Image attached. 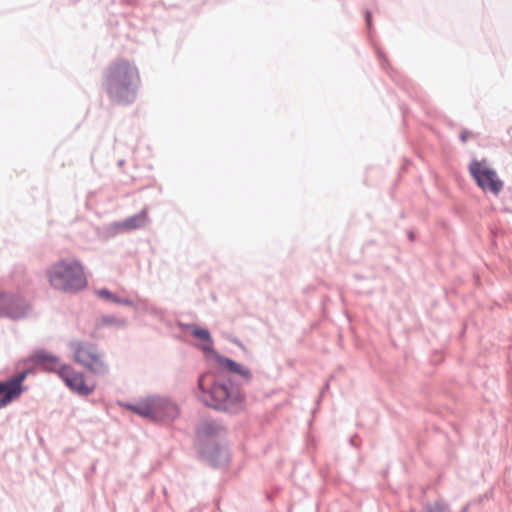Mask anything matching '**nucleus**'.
<instances>
[{
	"label": "nucleus",
	"instance_id": "nucleus-12",
	"mask_svg": "<svg viewBox=\"0 0 512 512\" xmlns=\"http://www.w3.org/2000/svg\"><path fill=\"white\" fill-rule=\"evenodd\" d=\"M24 391L25 388H20L11 378L0 381V409L19 398Z\"/></svg>",
	"mask_w": 512,
	"mask_h": 512
},
{
	"label": "nucleus",
	"instance_id": "nucleus-15",
	"mask_svg": "<svg viewBox=\"0 0 512 512\" xmlns=\"http://www.w3.org/2000/svg\"><path fill=\"white\" fill-rule=\"evenodd\" d=\"M187 328H191V333L194 337L202 340L205 344L202 347L204 352H212L213 351V340L210 335V332L207 329L199 328L193 324L187 325Z\"/></svg>",
	"mask_w": 512,
	"mask_h": 512
},
{
	"label": "nucleus",
	"instance_id": "nucleus-21",
	"mask_svg": "<svg viewBox=\"0 0 512 512\" xmlns=\"http://www.w3.org/2000/svg\"><path fill=\"white\" fill-rule=\"evenodd\" d=\"M30 373L29 370H24L20 373H18L16 376L12 377L11 379L15 382V383H18V386L20 388H25L23 386V382L24 380L26 379V377L28 376V374Z\"/></svg>",
	"mask_w": 512,
	"mask_h": 512
},
{
	"label": "nucleus",
	"instance_id": "nucleus-14",
	"mask_svg": "<svg viewBox=\"0 0 512 512\" xmlns=\"http://www.w3.org/2000/svg\"><path fill=\"white\" fill-rule=\"evenodd\" d=\"M128 321L126 318H119L114 315H102L96 320V327H115L118 329L126 328Z\"/></svg>",
	"mask_w": 512,
	"mask_h": 512
},
{
	"label": "nucleus",
	"instance_id": "nucleus-8",
	"mask_svg": "<svg viewBox=\"0 0 512 512\" xmlns=\"http://www.w3.org/2000/svg\"><path fill=\"white\" fill-rule=\"evenodd\" d=\"M60 378L65 382L67 387L81 396L90 395L94 386H88L85 382L84 375L80 372H76L71 366L63 365L59 370Z\"/></svg>",
	"mask_w": 512,
	"mask_h": 512
},
{
	"label": "nucleus",
	"instance_id": "nucleus-19",
	"mask_svg": "<svg viewBox=\"0 0 512 512\" xmlns=\"http://www.w3.org/2000/svg\"><path fill=\"white\" fill-rule=\"evenodd\" d=\"M134 307L139 308L142 312L160 317L163 314V311L160 308H157L154 305L149 304L147 301H142L140 305H135Z\"/></svg>",
	"mask_w": 512,
	"mask_h": 512
},
{
	"label": "nucleus",
	"instance_id": "nucleus-9",
	"mask_svg": "<svg viewBox=\"0 0 512 512\" xmlns=\"http://www.w3.org/2000/svg\"><path fill=\"white\" fill-rule=\"evenodd\" d=\"M199 455L204 461L214 467L223 466L229 461L227 448L218 442L200 445Z\"/></svg>",
	"mask_w": 512,
	"mask_h": 512
},
{
	"label": "nucleus",
	"instance_id": "nucleus-1",
	"mask_svg": "<svg viewBox=\"0 0 512 512\" xmlns=\"http://www.w3.org/2000/svg\"><path fill=\"white\" fill-rule=\"evenodd\" d=\"M139 83L137 67L125 59H118L107 68L103 85L113 102L127 105L135 99Z\"/></svg>",
	"mask_w": 512,
	"mask_h": 512
},
{
	"label": "nucleus",
	"instance_id": "nucleus-18",
	"mask_svg": "<svg viewBox=\"0 0 512 512\" xmlns=\"http://www.w3.org/2000/svg\"><path fill=\"white\" fill-rule=\"evenodd\" d=\"M125 232H127V231H126L123 221L112 222L110 224H107L103 228V233H104L105 237H107V238H113V237H116L117 235H119L121 233H125Z\"/></svg>",
	"mask_w": 512,
	"mask_h": 512
},
{
	"label": "nucleus",
	"instance_id": "nucleus-10",
	"mask_svg": "<svg viewBox=\"0 0 512 512\" xmlns=\"http://www.w3.org/2000/svg\"><path fill=\"white\" fill-rule=\"evenodd\" d=\"M196 433L200 446L202 444L216 442L217 439L225 435L226 431L219 422L215 420H204L197 425Z\"/></svg>",
	"mask_w": 512,
	"mask_h": 512
},
{
	"label": "nucleus",
	"instance_id": "nucleus-2",
	"mask_svg": "<svg viewBox=\"0 0 512 512\" xmlns=\"http://www.w3.org/2000/svg\"><path fill=\"white\" fill-rule=\"evenodd\" d=\"M197 396L205 405L229 414H237L245 407V397L238 387L213 383L206 388V375L198 378Z\"/></svg>",
	"mask_w": 512,
	"mask_h": 512
},
{
	"label": "nucleus",
	"instance_id": "nucleus-7",
	"mask_svg": "<svg viewBox=\"0 0 512 512\" xmlns=\"http://www.w3.org/2000/svg\"><path fill=\"white\" fill-rule=\"evenodd\" d=\"M30 312V304L22 296L0 292V317L20 320L28 316Z\"/></svg>",
	"mask_w": 512,
	"mask_h": 512
},
{
	"label": "nucleus",
	"instance_id": "nucleus-5",
	"mask_svg": "<svg viewBox=\"0 0 512 512\" xmlns=\"http://www.w3.org/2000/svg\"><path fill=\"white\" fill-rule=\"evenodd\" d=\"M68 346L73 353V360L91 373L104 375L108 372L104 355L95 344L88 341L74 340L70 341Z\"/></svg>",
	"mask_w": 512,
	"mask_h": 512
},
{
	"label": "nucleus",
	"instance_id": "nucleus-11",
	"mask_svg": "<svg viewBox=\"0 0 512 512\" xmlns=\"http://www.w3.org/2000/svg\"><path fill=\"white\" fill-rule=\"evenodd\" d=\"M29 360L36 365H42L43 368L47 371L58 372L60 367L64 364H61L58 356L49 353L43 349L36 350L30 357Z\"/></svg>",
	"mask_w": 512,
	"mask_h": 512
},
{
	"label": "nucleus",
	"instance_id": "nucleus-23",
	"mask_svg": "<svg viewBox=\"0 0 512 512\" xmlns=\"http://www.w3.org/2000/svg\"><path fill=\"white\" fill-rule=\"evenodd\" d=\"M366 22H367V25L370 26V24H371L370 13H366Z\"/></svg>",
	"mask_w": 512,
	"mask_h": 512
},
{
	"label": "nucleus",
	"instance_id": "nucleus-4",
	"mask_svg": "<svg viewBox=\"0 0 512 512\" xmlns=\"http://www.w3.org/2000/svg\"><path fill=\"white\" fill-rule=\"evenodd\" d=\"M49 285L64 293H77L87 286L83 266L76 259H61L46 270Z\"/></svg>",
	"mask_w": 512,
	"mask_h": 512
},
{
	"label": "nucleus",
	"instance_id": "nucleus-25",
	"mask_svg": "<svg viewBox=\"0 0 512 512\" xmlns=\"http://www.w3.org/2000/svg\"><path fill=\"white\" fill-rule=\"evenodd\" d=\"M409 238H410V240H413V239H414V234H413L412 232H410V234H409Z\"/></svg>",
	"mask_w": 512,
	"mask_h": 512
},
{
	"label": "nucleus",
	"instance_id": "nucleus-17",
	"mask_svg": "<svg viewBox=\"0 0 512 512\" xmlns=\"http://www.w3.org/2000/svg\"><path fill=\"white\" fill-rule=\"evenodd\" d=\"M95 294L98 297L105 298V299L110 300L116 304H122V305H126V306H135V303L131 299L120 298V297L116 296L115 294H113L112 292H110L106 288L97 289L95 291Z\"/></svg>",
	"mask_w": 512,
	"mask_h": 512
},
{
	"label": "nucleus",
	"instance_id": "nucleus-16",
	"mask_svg": "<svg viewBox=\"0 0 512 512\" xmlns=\"http://www.w3.org/2000/svg\"><path fill=\"white\" fill-rule=\"evenodd\" d=\"M147 222V213L145 210L123 220L126 231H132L143 227Z\"/></svg>",
	"mask_w": 512,
	"mask_h": 512
},
{
	"label": "nucleus",
	"instance_id": "nucleus-13",
	"mask_svg": "<svg viewBox=\"0 0 512 512\" xmlns=\"http://www.w3.org/2000/svg\"><path fill=\"white\" fill-rule=\"evenodd\" d=\"M216 360H217L218 365L221 368L227 370L228 372H230L232 374L241 376L245 380L246 383L251 380L252 373L247 367L241 365L240 363H238L228 357L221 356V355H218Z\"/></svg>",
	"mask_w": 512,
	"mask_h": 512
},
{
	"label": "nucleus",
	"instance_id": "nucleus-24",
	"mask_svg": "<svg viewBox=\"0 0 512 512\" xmlns=\"http://www.w3.org/2000/svg\"><path fill=\"white\" fill-rule=\"evenodd\" d=\"M469 507H470V503L466 504V505L461 509V511H460V512H468Z\"/></svg>",
	"mask_w": 512,
	"mask_h": 512
},
{
	"label": "nucleus",
	"instance_id": "nucleus-6",
	"mask_svg": "<svg viewBox=\"0 0 512 512\" xmlns=\"http://www.w3.org/2000/svg\"><path fill=\"white\" fill-rule=\"evenodd\" d=\"M468 170L477 185L485 193H491L494 196H498L503 190V181L499 178L494 169L487 167L485 159L482 161L472 159L468 165Z\"/></svg>",
	"mask_w": 512,
	"mask_h": 512
},
{
	"label": "nucleus",
	"instance_id": "nucleus-3",
	"mask_svg": "<svg viewBox=\"0 0 512 512\" xmlns=\"http://www.w3.org/2000/svg\"><path fill=\"white\" fill-rule=\"evenodd\" d=\"M119 405L155 423L171 424L180 416L179 405L171 397L160 394L141 397L134 403L119 402Z\"/></svg>",
	"mask_w": 512,
	"mask_h": 512
},
{
	"label": "nucleus",
	"instance_id": "nucleus-22",
	"mask_svg": "<svg viewBox=\"0 0 512 512\" xmlns=\"http://www.w3.org/2000/svg\"><path fill=\"white\" fill-rule=\"evenodd\" d=\"M474 137V134L471 130H462V132L460 133V140L465 143L468 139L470 138H473Z\"/></svg>",
	"mask_w": 512,
	"mask_h": 512
},
{
	"label": "nucleus",
	"instance_id": "nucleus-20",
	"mask_svg": "<svg viewBox=\"0 0 512 512\" xmlns=\"http://www.w3.org/2000/svg\"><path fill=\"white\" fill-rule=\"evenodd\" d=\"M424 512H452L449 504L443 501H436L425 507Z\"/></svg>",
	"mask_w": 512,
	"mask_h": 512
}]
</instances>
